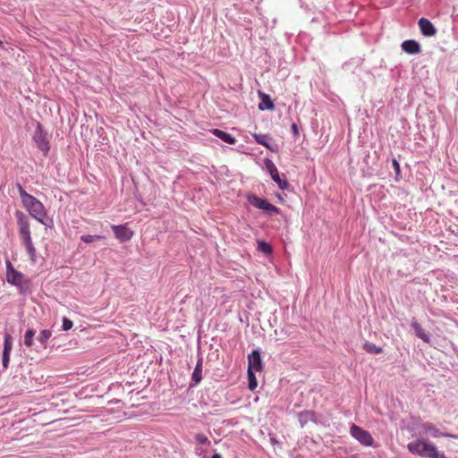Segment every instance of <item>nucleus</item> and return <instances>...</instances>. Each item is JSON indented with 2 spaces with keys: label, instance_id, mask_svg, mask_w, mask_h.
Returning <instances> with one entry per match:
<instances>
[{
  "label": "nucleus",
  "instance_id": "nucleus-1",
  "mask_svg": "<svg viewBox=\"0 0 458 458\" xmlns=\"http://www.w3.org/2000/svg\"><path fill=\"white\" fill-rule=\"evenodd\" d=\"M17 188L22 205L27 209V211L38 222L42 223L43 225H47L45 221L47 218V211L44 205L34 196L29 194L20 183L17 184Z\"/></svg>",
  "mask_w": 458,
  "mask_h": 458
},
{
  "label": "nucleus",
  "instance_id": "nucleus-2",
  "mask_svg": "<svg viewBox=\"0 0 458 458\" xmlns=\"http://www.w3.org/2000/svg\"><path fill=\"white\" fill-rule=\"evenodd\" d=\"M410 453L426 458H447L444 453L437 450L430 441L420 437L407 445Z\"/></svg>",
  "mask_w": 458,
  "mask_h": 458
},
{
  "label": "nucleus",
  "instance_id": "nucleus-3",
  "mask_svg": "<svg viewBox=\"0 0 458 458\" xmlns=\"http://www.w3.org/2000/svg\"><path fill=\"white\" fill-rule=\"evenodd\" d=\"M6 278L9 284L15 285L20 293L27 295L30 293V282L23 274L16 270L9 260L6 261Z\"/></svg>",
  "mask_w": 458,
  "mask_h": 458
},
{
  "label": "nucleus",
  "instance_id": "nucleus-4",
  "mask_svg": "<svg viewBox=\"0 0 458 458\" xmlns=\"http://www.w3.org/2000/svg\"><path fill=\"white\" fill-rule=\"evenodd\" d=\"M15 215L18 219V225L21 241L27 248L28 255L32 258L35 256L36 251L32 247L29 221L25 215L21 211H17Z\"/></svg>",
  "mask_w": 458,
  "mask_h": 458
},
{
  "label": "nucleus",
  "instance_id": "nucleus-5",
  "mask_svg": "<svg viewBox=\"0 0 458 458\" xmlns=\"http://www.w3.org/2000/svg\"><path fill=\"white\" fill-rule=\"evenodd\" d=\"M350 434L362 445L372 446L374 444V439L370 433L355 424L351 426Z\"/></svg>",
  "mask_w": 458,
  "mask_h": 458
},
{
  "label": "nucleus",
  "instance_id": "nucleus-6",
  "mask_svg": "<svg viewBox=\"0 0 458 458\" xmlns=\"http://www.w3.org/2000/svg\"><path fill=\"white\" fill-rule=\"evenodd\" d=\"M33 140L37 145V147L42 150L47 156L49 151V142L47 139V133L43 130V126L40 123H38L36 131L33 135Z\"/></svg>",
  "mask_w": 458,
  "mask_h": 458
},
{
  "label": "nucleus",
  "instance_id": "nucleus-7",
  "mask_svg": "<svg viewBox=\"0 0 458 458\" xmlns=\"http://www.w3.org/2000/svg\"><path fill=\"white\" fill-rule=\"evenodd\" d=\"M250 202L255 208L264 210L267 212L269 215L278 214L279 208L268 202L265 199L259 198L257 196H252L249 198Z\"/></svg>",
  "mask_w": 458,
  "mask_h": 458
},
{
  "label": "nucleus",
  "instance_id": "nucleus-8",
  "mask_svg": "<svg viewBox=\"0 0 458 458\" xmlns=\"http://www.w3.org/2000/svg\"><path fill=\"white\" fill-rule=\"evenodd\" d=\"M111 228L115 238L121 242L131 240L134 234L133 231L128 226L127 223L119 225H112Z\"/></svg>",
  "mask_w": 458,
  "mask_h": 458
},
{
  "label": "nucleus",
  "instance_id": "nucleus-9",
  "mask_svg": "<svg viewBox=\"0 0 458 458\" xmlns=\"http://www.w3.org/2000/svg\"><path fill=\"white\" fill-rule=\"evenodd\" d=\"M422 429L423 435H428L432 437L437 438V437H451V438H456L457 437L449 433H444L441 432L439 428L436 427L432 422L426 421L421 423L420 425Z\"/></svg>",
  "mask_w": 458,
  "mask_h": 458
},
{
  "label": "nucleus",
  "instance_id": "nucleus-10",
  "mask_svg": "<svg viewBox=\"0 0 458 458\" xmlns=\"http://www.w3.org/2000/svg\"><path fill=\"white\" fill-rule=\"evenodd\" d=\"M266 165L273 181L278 184L279 188L282 190L287 189L289 187V182L286 180H281L278 170L275 164L272 161L267 160Z\"/></svg>",
  "mask_w": 458,
  "mask_h": 458
},
{
  "label": "nucleus",
  "instance_id": "nucleus-11",
  "mask_svg": "<svg viewBox=\"0 0 458 458\" xmlns=\"http://www.w3.org/2000/svg\"><path fill=\"white\" fill-rule=\"evenodd\" d=\"M419 28L420 30V32L425 37H433L437 34V30L432 24V22L426 19V18H420L418 21Z\"/></svg>",
  "mask_w": 458,
  "mask_h": 458
},
{
  "label": "nucleus",
  "instance_id": "nucleus-12",
  "mask_svg": "<svg viewBox=\"0 0 458 458\" xmlns=\"http://www.w3.org/2000/svg\"><path fill=\"white\" fill-rule=\"evenodd\" d=\"M13 348L12 336L10 335H6L4 337V352H3V366L7 369L9 360H10V353Z\"/></svg>",
  "mask_w": 458,
  "mask_h": 458
},
{
  "label": "nucleus",
  "instance_id": "nucleus-13",
  "mask_svg": "<svg viewBox=\"0 0 458 458\" xmlns=\"http://www.w3.org/2000/svg\"><path fill=\"white\" fill-rule=\"evenodd\" d=\"M249 368L248 369H252L256 371H259L262 369L260 354L258 351H253L251 354L248 356Z\"/></svg>",
  "mask_w": 458,
  "mask_h": 458
},
{
  "label": "nucleus",
  "instance_id": "nucleus-14",
  "mask_svg": "<svg viewBox=\"0 0 458 458\" xmlns=\"http://www.w3.org/2000/svg\"><path fill=\"white\" fill-rule=\"evenodd\" d=\"M401 47L402 49L407 54L415 55L420 52V44L412 39L403 41Z\"/></svg>",
  "mask_w": 458,
  "mask_h": 458
},
{
  "label": "nucleus",
  "instance_id": "nucleus-15",
  "mask_svg": "<svg viewBox=\"0 0 458 458\" xmlns=\"http://www.w3.org/2000/svg\"><path fill=\"white\" fill-rule=\"evenodd\" d=\"M259 95L261 98V102L259 104L260 110H273L275 108V105L267 94L259 91Z\"/></svg>",
  "mask_w": 458,
  "mask_h": 458
},
{
  "label": "nucleus",
  "instance_id": "nucleus-16",
  "mask_svg": "<svg viewBox=\"0 0 458 458\" xmlns=\"http://www.w3.org/2000/svg\"><path fill=\"white\" fill-rule=\"evenodd\" d=\"M211 131L215 136H216L217 138H219L220 140L228 144H234L236 142V139L230 133H227L219 129H214Z\"/></svg>",
  "mask_w": 458,
  "mask_h": 458
},
{
  "label": "nucleus",
  "instance_id": "nucleus-17",
  "mask_svg": "<svg viewBox=\"0 0 458 458\" xmlns=\"http://www.w3.org/2000/svg\"><path fill=\"white\" fill-rule=\"evenodd\" d=\"M416 335L421 339L425 343L429 342V336L428 334L424 331V329L421 327V326L418 322H412L411 324Z\"/></svg>",
  "mask_w": 458,
  "mask_h": 458
},
{
  "label": "nucleus",
  "instance_id": "nucleus-18",
  "mask_svg": "<svg viewBox=\"0 0 458 458\" xmlns=\"http://www.w3.org/2000/svg\"><path fill=\"white\" fill-rule=\"evenodd\" d=\"M253 138L257 143L263 145L264 147H266L268 149H272L270 142H269L270 139H268L267 135L255 133V134H253Z\"/></svg>",
  "mask_w": 458,
  "mask_h": 458
},
{
  "label": "nucleus",
  "instance_id": "nucleus-19",
  "mask_svg": "<svg viewBox=\"0 0 458 458\" xmlns=\"http://www.w3.org/2000/svg\"><path fill=\"white\" fill-rule=\"evenodd\" d=\"M363 349L369 352V353H371V354H377V353H381L383 352V349L382 347L380 346H377L376 344H372V343H369V342H366L364 344H363Z\"/></svg>",
  "mask_w": 458,
  "mask_h": 458
},
{
  "label": "nucleus",
  "instance_id": "nucleus-20",
  "mask_svg": "<svg viewBox=\"0 0 458 458\" xmlns=\"http://www.w3.org/2000/svg\"><path fill=\"white\" fill-rule=\"evenodd\" d=\"M202 379V361L201 360L198 361L193 373H192V380L196 383H199Z\"/></svg>",
  "mask_w": 458,
  "mask_h": 458
},
{
  "label": "nucleus",
  "instance_id": "nucleus-21",
  "mask_svg": "<svg viewBox=\"0 0 458 458\" xmlns=\"http://www.w3.org/2000/svg\"><path fill=\"white\" fill-rule=\"evenodd\" d=\"M258 250L267 256L271 255L273 251L271 245L264 241L258 242Z\"/></svg>",
  "mask_w": 458,
  "mask_h": 458
},
{
  "label": "nucleus",
  "instance_id": "nucleus-22",
  "mask_svg": "<svg viewBox=\"0 0 458 458\" xmlns=\"http://www.w3.org/2000/svg\"><path fill=\"white\" fill-rule=\"evenodd\" d=\"M51 335H52V332L50 330L44 329V330L40 331L38 339L39 343L44 347H47V341L49 340Z\"/></svg>",
  "mask_w": 458,
  "mask_h": 458
},
{
  "label": "nucleus",
  "instance_id": "nucleus-23",
  "mask_svg": "<svg viewBox=\"0 0 458 458\" xmlns=\"http://www.w3.org/2000/svg\"><path fill=\"white\" fill-rule=\"evenodd\" d=\"M36 335V331L33 329H28L24 335V344L27 347H31L34 343V337Z\"/></svg>",
  "mask_w": 458,
  "mask_h": 458
},
{
  "label": "nucleus",
  "instance_id": "nucleus-24",
  "mask_svg": "<svg viewBox=\"0 0 458 458\" xmlns=\"http://www.w3.org/2000/svg\"><path fill=\"white\" fill-rule=\"evenodd\" d=\"M81 241L86 243H93L96 242H101L105 240V237L102 235H82L81 237Z\"/></svg>",
  "mask_w": 458,
  "mask_h": 458
},
{
  "label": "nucleus",
  "instance_id": "nucleus-25",
  "mask_svg": "<svg viewBox=\"0 0 458 458\" xmlns=\"http://www.w3.org/2000/svg\"><path fill=\"white\" fill-rule=\"evenodd\" d=\"M248 379H249V388L250 390L256 389L258 386L257 378L255 377V374L250 369H248Z\"/></svg>",
  "mask_w": 458,
  "mask_h": 458
},
{
  "label": "nucleus",
  "instance_id": "nucleus-26",
  "mask_svg": "<svg viewBox=\"0 0 458 458\" xmlns=\"http://www.w3.org/2000/svg\"><path fill=\"white\" fill-rule=\"evenodd\" d=\"M299 419L301 423H307L308 420H314V414L309 411H301L299 414Z\"/></svg>",
  "mask_w": 458,
  "mask_h": 458
},
{
  "label": "nucleus",
  "instance_id": "nucleus-27",
  "mask_svg": "<svg viewBox=\"0 0 458 458\" xmlns=\"http://www.w3.org/2000/svg\"><path fill=\"white\" fill-rule=\"evenodd\" d=\"M195 440L199 445H210V441H209L208 437L207 436H205L204 434H200V433L197 434L195 436Z\"/></svg>",
  "mask_w": 458,
  "mask_h": 458
},
{
  "label": "nucleus",
  "instance_id": "nucleus-28",
  "mask_svg": "<svg viewBox=\"0 0 458 458\" xmlns=\"http://www.w3.org/2000/svg\"><path fill=\"white\" fill-rule=\"evenodd\" d=\"M72 326H73V323L72 320H70L69 318H67L65 317L63 318V329L64 331L70 330L72 327Z\"/></svg>",
  "mask_w": 458,
  "mask_h": 458
},
{
  "label": "nucleus",
  "instance_id": "nucleus-29",
  "mask_svg": "<svg viewBox=\"0 0 458 458\" xmlns=\"http://www.w3.org/2000/svg\"><path fill=\"white\" fill-rule=\"evenodd\" d=\"M392 165H393L394 169L395 170V172L398 174L400 172V165L395 158H394L392 160Z\"/></svg>",
  "mask_w": 458,
  "mask_h": 458
},
{
  "label": "nucleus",
  "instance_id": "nucleus-30",
  "mask_svg": "<svg viewBox=\"0 0 458 458\" xmlns=\"http://www.w3.org/2000/svg\"><path fill=\"white\" fill-rule=\"evenodd\" d=\"M291 130H292V131H293L294 136H298L299 135L298 126L295 123H293L291 125Z\"/></svg>",
  "mask_w": 458,
  "mask_h": 458
},
{
  "label": "nucleus",
  "instance_id": "nucleus-31",
  "mask_svg": "<svg viewBox=\"0 0 458 458\" xmlns=\"http://www.w3.org/2000/svg\"><path fill=\"white\" fill-rule=\"evenodd\" d=\"M211 458H222L220 454H215Z\"/></svg>",
  "mask_w": 458,
  "mask_h": 458
},
{
  "label": "nucleus",
  "instance_id": "nucleus-32",
  "mask_svg": "<svg viewBox=\"0 0 458 458\" xmlns=\"http://www.w3.org/2000/svg\"><path fill=\"white\" fill-rule=\"evenodd\" d=\"M271 441H272V443H274V444H275V443H276V439H274V438H272V439H271Z\"/></svg>",
  "mask_w": 458,
  "mask_h": 458
},
{
  "label": "nucleus",
  "instance_id": "nucleus-33",
  "mask_svg": "<svg viewBox=\"0 0 458 458\" xmlns=\"http://www.w3.org/2000/svg\"><path fill=\"white\" fill-rule=\"evenodd\" d=\"M0 47H4L2 40H0Z\"/></svg>",
  "mask_w": 458,
  "mask_h": 458
}]
</instances>
